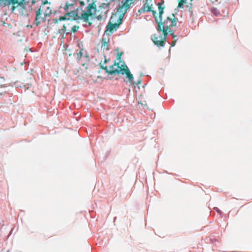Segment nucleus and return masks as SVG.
I'll return each instance as SVG.
<instances>
[{
  "instance_id": "nucleus-1",
  "label": "nucleus",
  "mask_w": 252,
  "mask_h": 252,
  "mask_svg": "<svg viewBox=\"0 0 252 252\" xmlns=\"http://www.w3.org/2000/svg\"><path fill=\"white\" fill-rule=\"evenodd\" d=\"M72 5V3H66L64 9L66 13L64 15L63 19L81 20L90 26V19H92V16L95 14L96 7L92 4H89L86 7V10H83L82 8H77L75 10L69 12L68 10L69 7Z\"/></svg>"
},
{
  "instance_id": "nucleus-2",
  "label": "nucleus",
  "mask_w": 252,
  "mask_h": 252,
  "mask_svg": "<svg viewBox=\"0 0 252 252\" xmlns=\"http://www.w3.org/2000/svg\"><path fill=\"white\" fill-rule=\"evenodd\" d=\"M38 5L35 8V18L33 24L38 26L41 23L44 22L47 17L50 16L52 13V9L50 3L47 0H43L39 1Z\"/></svg>"
},
{
  "instance_id": "nucleus-3",
  "label": "nucleus",
  "mask_w": 252,
  "mask_h": 252,
  "mask_svg": "<svg viewBox=\"0 0 252 252\" xmlns=\"http://www.w3.org/2000/svg\"><path fill=\"white\" fill-rule=\"evenodd\" d=\"M25 0H0V6L12 4L10 9L12 12L22 15H28L31 10V6L25 2Z\"/></svg>"
},
{
  "instance_id": "nucleus-4",
  "label": "nucleus",
  "mask_w": 252,
  "mask_h": 252,
  "mask_svg": "<svg viewBox=\"0 0 252 252\" xmlns=\"http://www.w3.org/2000/svg\"><path fill=\"white\" fill-rule=\"evenodd\" d=\"M174 18L175 16L173 14L171 15V17H167L163 24L161 23L160 25H158V30L159 32L162 31L165 35L170 33L174 38L176 36L173 35V30L171 29L175 28L177 24V22Z\"/></svg>"
},
{
  "instance_id": "nucleus-5",
  "label": "nucleus",
  "mask_w": 252,
  "mask_h": 252,
  "mask_svg": "<svg viewBox=\"0 0 252 252\" xmlns=\"http://www.w3.org/2000/svg\"><path fill=\"white\" fill-rule=\"evenodd\" d=\"M127 66L125 64L124 62L119 61L117 63H115L113 65L106 66L104 68L105 71L110 74L115 73H121L124 74L126 72V69Z\"/></svg>"
},
{
  "instance_id": "nucleus-6",
  "label": "nucleus",
  "mask_w": 252,
  "mask_h": 252,
  "mask_svg": "<svg viewBox=\"0 0 252 252\" xmlns=\"http://www.w3.org/2000/svg\"><path fill=\"white\" fill-rule=\"evenodd\" d=\"M110 40V35L107 33H104L101 41V50L103 52L107 51L109 50L111 46Z\"/></svg>"
},
{
  "instance_id": "nucleus-7",
  "label": "nucleus",
  "mask_w": 252,
  "mask_h": 252,
  "mask_svg": "<svg viewBox=\"0 0 252 252\" xmlns=\"http://www.w3.org/2000/svg\"><path fill=\"white\" fill-rule=\"evenodd\" d=\"M164 34V36H162L160 34H155L152 37V40L154 42V43L158 45V46H161L163 45L164 41L165 39V36Z\"/></svg>"
},
{
  "instance_id": "nucleus-8",
  "label": "nucleus",
  "mask_w": 252,
  "mask_h": 252,
  "mask_svg": "<svg viewBox=\"0 0 252 252\" xmlns=\"http://www.w3.org/2000/svg\"><path fill=\"white\" fill-rule=\"evenodd\" d=\"M112 19L111 18L109 23L106 27V30L104 33L109 34L110 35L114 31H116L119 26V24L116 23H112Z\"/></svg>"
},
{
  "instance_id": "nucleus-9",
  "label": "nucleus",
  "mask_w": 252,
  "mask_h": 252,
  "mask_svg": "<svg viewBox=\"0 0 252 252\" xmlns=\"http://www.w3.org/2000/svg\"><path fill=\"white\" fill-rule=\"evenodd\" d=\"M143 2L144 3V5L142 8L139 10V12L142 13L144 12H149L151 11V0H144Z\"/></svg>"
},
{
  "instance_id": "nucleus-10",
  "label": "nucleus",
  "mask_w": 252,
  "mask_h": 252,
  "mask_svg": "<svg viewBox=\"0 0 252 252\" xmlns=\"http://www.w3.org/2000/svg\"><path fill=\"white\" fill-rule=\"evenodd\" d=\"M125 74H126V78L128 79V81L130 84H133V75L132 74L130 73L129 70L128 69V67H126V72Z\"/></svg>"
},
{
  "instance_id": "nucleus-11",
  "label": "nucleus",
  "mask_w": 252,
  "mask_h": 252,
  "mask_svg": "<svg viewBox=\"0 0 252 252\" xmlns=\"http://www.w3.org/2000/svg\"><path fill=\"white\" fill-rule=\"evenodd\" d=\"M163 4V1L161 2L158 3V10H159V18L160 19H161V15L163 13L164 7H162Z\"/></svg>"
},
{
  "instance_id": "nucleus-12",
  "label": "nucleus",
  "mask_w": 252,
  "mask_h": 252,
  "mask_svg": "<svg viewBox=\"0 0 252 252\" xmlns=\"http://www.w3.org/2000/svg\"><path fill=\"white\" fill-rule=\"evenodd\" d=\"M212 12L216 16H218L220 14L219 11L216 8H212Z\"/></svg>"
},
{
  "instance_id": "nucleus-13",
  "label": "nucleus",
  "mask_w": 252,
  "mask_h": 252,
  "mask_svg": "<svg viewBox=\"0 0 252 252\" xmlns=\"http://www.w3.org/2000/svg\"><path fill=\"white\" fill-rule=\"evenodd\" d=\"M79 29V27L77 26H73L71 27V32H76Z\"/></svg>"
},
{
  "instance_id": "nucleus-14",
  "label": "nucleus",
  "mask_w": 252,
  "mask_h": 252,
  "mask_svg": "<svg viewBox=\"0 0 252 252\" xmlns=\"http://www.w3.org/2000/svg\"><path fill=\"white\" fill-rule=\"evenodd\" d=\"M214 209L217 212H220V210L218 208H215Z\"/></svg>"
},
{
  "instance_id": "nucleus-15",
  "label": "nucleus",
  "mask_w": 252,
  "mask_h": 252,
  "mask_svg": "<svg viewBox=\"0 0 252 252\" xmlns=\"http://www.w3.org/2000/svg\"><path fill=\"white\" fill-rule=\"evenodd\" d=\"M175 43H176V40H175V41H174L173 42V44H172V46H174V45H175Z\"/></svg>"
},
{
  "instance_id": "nucleus-16",
  "label": "nucleus",
  "mask_w": 252,
  "mask_h": 252,
  "mask_svg": "<svg viewBox=\"0 0 252 252\" xmlns=\"http://www.w3.org/2000/svg\"><path fill=\"white\" fill-rule=\"evenodd\" d=\"M182 5V3H179V5H178V7H181Z\"/></svg>"
},
{
  "instance_id": "nucleus-17",
  "label": "nucleus",
  "mask_w": 252,
  "mask_h": 252,
  "mask_svg": "<svg viewBox=\"0 0 252 252\" xmlns=\"http://www.w3.org/2000/svg\"><path fill=\"white\" fill-rule=\"evenodd\" d=\"M152 12H153V13L154 15L155 16V13L156 12H155V11H153Z\"/></svg>"
},
{
  "instance_id": "nucleus-18",
  "label": "nucleus",
  "mask_w": 252,
  "mask_h": 252,
  "mask_svg": "<svg viewBox=\"0 0 252 252\" xmlns=\"http://www.w3.org/2000/svg\"><path fill=\"white\" fill-rule=\"evenodd\" d=\"M140 81H139L138 82H137V84H140Z\"/></svg>"
},
{
  "instance_id": "nucleus-19",
  "label": "nucleus",
  "mask_w": 252,
  "mask_h": 252,
  "mask_svg": "<svg viewBox=\"0 0 252 252\" xmlns=\"http://www.w3.org/2000/svg\"><path fill=\"white\" fill-rule=\"evenodd\" d=\"M34 2H34V0H32V3H34Z\"/></svg>"
}]
</instances>
